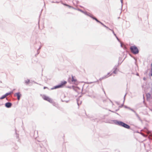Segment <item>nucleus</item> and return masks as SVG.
I'll return each mask as SVG.
<instances>
[{"mask_svg": "<svg viewBox=\"0 0 152 152\" xmlns=\"http://www.w3.org/2000/svg\"><path fill=\"white\" fill-rule=\"evenodd\" d=\"M146 97L147 100L149 101L151 98V95L149 93L146 94Z\"/></svg>", "mask_w": 152, "mask_h": 152, "instance_id": "39448f33", "label": "nucleus"}, {"mask_svg": "<svg viewBox=\"0 0 152 152\" xmlns=\"http://www.w3.org/2000/svg\"><path fill=\"white\" fill-rule=\"evenodd\" d=\"M67 82L65 81H64L61 82V84L58 85V86H55L54 87V88H61L63 87L66 84Z\"/></svg>", "mask_w": 152, "mask_h": 152, "instance_id": "f03ea898", "label": "nucleus"}, {"mask_svg": "<svg viewBox=\"0 0 152 152\" xmlns=\"http://www.w3.org/2000/svg\"><path fill=\"white\" fill-rule=\"evenodd\" d=\"M102 25L104 27H105L106 28H108V29H109L110 30V28H109L108 27H107L106 26H105V25H104V24H103V23L102 24Z\"/></svg>", "mask_w": 152, "mask_h": 152, "instance_id": "4468645a", "label": "nucleus"}, {"mask_svg": "<svg viewBox=\"0 0 152 152\" xmlns=\"http://www.w3.org/2000/svg\"><path fill=\"white\" fill-rule=\"evenodd\" d=\"M12 104L10 102H7L5 104V106L9 108L11 107L12 106Z\"/></svg>", "mask_w": 152, "mask_h": 152, "instance_id": "423d86ee", "label": "nucleus"}, {"mask_svg": "<svg viewBox=\"0 0 152 152\" xmlns=\"http://www.w3.org/2000/svg\"><path fill=\"white\" fill-rule=\"evenodd\" d=\"M93 18L94 19H95L97 22H99V23H101V24H102V23L100 21H99L96 18Z\"/></svg>", "mask_w": 152, "mask_h": 152, "instance_id": "9b49d317", "label": "nucleus"}, {"mask_svg": "<svg viewBox=\"0 0 152 152\" xmlns=\"http://www.w3.org/2000/svg\"><path fill=\"white\" fill-rule=\"evenodd\" d=\"M72 82H75L77 81V80L74 78L73 76L72 77Z\"/></svg>", "mask_w": 152, "mask_h": 152, "instance_id": "1a4fd4ad", "label": "nucleus"}, {"mask_svg": "<svg viewBox=\"0 0 152 152\" xmlns=\"http://www.w3.org/2000/svg\"><path fill=\"white\" fill-rule=\"evenodd\" d=\"M48 88L47 87H44V89H46V88Z\"/></svg>", "mask_w": 152, "mask_h": 152, "instance_id": "dca6fc26", "label": "nucleus"}, {"mask_svg": "<svg viewBox=\"0 0 152 152\" xmlns=\"http://www.w3.org/2000/svg\"><path fill=\"white\" fill-rule=\"evenodd\" d=\"M15 94L17 97L18 99V100H19L20 99V97L21 96V94L19 93H17Z\"/></svg>", "mask_w": 152, "mask_h": 152, "instance_id": "0eeeda50", "label": "nucleus"}, {"mask_svg": "<svg viewBox=\"0 0 152 152\" xmlns=\"http://www.w3.org/2000/svg\"><path fill=\"white\" fill-rule=\"evenodd\" d=\"M6 97V96H5V95H4L3 96H1L0 98V99H4V98H5Z\"/></svg>", "mask_w": 152, "mask_h": 152, "instance_id": "ddd939ff", "label": "nucleus"}, {"mask_svg": "<svg viewBox=\"0 0 152 152\" xmlns=\"http://www.w3.org/2000/svg\"><path fill=\"white\" fill-rule=\"evenodd\" d=\"M131 52L134 54H137L139 53V50L135 46H132L130 48Z\"/></svg>", "mask_w": 152, "mask_h": 152, "instance_id": "f257e3e1", "label": "nucleus"}, {"mask_svg": "<svg viewBox=\"0 0 152 152\" xmlns=\"http://www.w3.org/2000/svg\"><path fill=\"white\" fill-rule=\"evenodd\" d=\"M11 94V92L8 93H7L5 94V96L6 97L9 95L10 94Z\"/></svg>", "mask_w": 152, "mask_h": 152, "instance_id": "f8f14e48", "label": "nucleus"}, {"mask_svg": "<svg viewBox=\"0 0 152 152\" xmlns=\"http://www.w3.org/2000/svg\"><path fill=\"white\" fill-rule=\"evenodd\" d=\"M42 98L45 100L49 102H52V101L51 99L49 97L45 95H43L42 96Z\"/></svg>", "mask_w": 152, "mask_h": 152, "instance_id": "20e7f679", "label": "nucleus"}, {"mask_svg": "<svg viewBox=\"0 0 152 152\" xmlns=\"http://www.w3.org/2000/svg\"><path fill=\"white\" fill-rule=\"evenodd\" d=\"M118 71V69L117 68H115L114 69V70L113 71V73L115 74H116L117 73Z\"/></svg>", "mask_w": 152, "mask_h": 152, "instance_id": "9d476101", "label": "nucleus"}, {"mask_svg": "<svg viewBox=\"0 0 152 152\" xmlns=\"http://www.w3.org/2000/svg\"><path fill=\"white\" fill-rule=\"evenodd\" d=\"M118 124L121 126H122L124 128L129 129L130 128V126L127 124L122 122H118Z\"/></svg>", "mask_w": 152, "mask_h": 152, "instance_id": "7ed1b4c3", "label": "nucleus"}, {"mask_svg": "<svg viewBox=\"0 0 152 152\" xmlns=\"http://www.w3.org/2000/svg\"><path fill=\"white\" fill-rule=\"evenodd\" d=\"M112 74H110V73H108V74L106 76H104V77H102V79H104L110 76Z\"/></svg>", "mask_w": 152, "mask_h": 152, "instance_id": "6e6552de", "label": "nucleus"}, {"mask_svg": "<svg viewBox=\"0 0 152 152\" xmlns=\"http://www.w3.org/2000/svg\"><path fill=\"white\" fill-rule=\"evenodd\" d=\"M151 75L152 76V69H151Z\"/></svg>", "mask_w": 152, "mask_h": 152, "instance_id": "f3484780", "label": "nucleus"}, {"mask_svg": "<svg viewBox=\"0 0 152 152\" xmlns=\"http://www.w3.org/2000/svg\"><path fill=\"white\" fill-rule=\"evenodd\" d=\"M143 79L144 80H146V78L145 77H144L143 78Z\"/></svg>", "mask_w": 152, "mask_h": 152, "instance_id": "2eb2a0df", "label": "nucleus"}]
</instances>
